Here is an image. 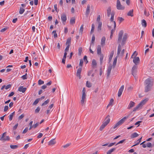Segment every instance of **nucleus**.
Instances as JSON below:
<instances>
[{
  "mask_svg": "<svg viewBox=\"0 0 154 154\" xmlns=\"http://www.w3.org/2000/svg\"><path fill=\"white\" fill-rule=\"evenodd\" d=\"M6 132H4L2 134V135L0 139V140H3V139L4 137V136L5 135H6Z\"/></svg>",
  "mask_w": 154,
  "mask_h": 154,
  "instance_id": "09e8293b",
  "label": "nucleus"
},
{
  "mask_svg": "<svg viewBox=\"0 0 154 154\" xmlns=\"http://www.w3.org/2000/svg\"><path fill=\"white\" fill-rule=\"evenodd\" d=\"M133 12H134V11H133V9L130 10L128 13L127 15L128 16L133 17L134 16Z\"/></svg>",
  "mask_w": 154,
  "mask_h": 154,
  "instance_id": "b1692460",
  "label": "nucleus"
},
{
  "mask_svg": "<svg viewBox=\"0 0 154 154\" xmlns=\"http://www.w3.org/2000/svg\"><path fill=\"white\" fill-rule=\"evenodd\" d=\"M26 88H24L23 86H21L18 88V90L19 91L23 93L26 91Z\"/></svg>",
  "mask_w": 154,
  "mask_h": 154,
  "instance_id": "4468645a",
  "label": "nucleus"
},
{
  "mask_svg": "<svg viewBox=\"0 0 154 154\" xmlns=\"http://www.w3.org/2000/svg\"><path fill=\"white\" fill-rule=\"evenodd\" d=\"M148 100V99L147 98H146L142 100L140 102L134 109L133 111L135 112L140 107H142L143 105L146 103Z\"/></svg>",
  "mask_w": 154,
  "mask_h": 154,
  "instance_id": "20e7f679",
  "label": "nucleus"
},
{
  "mask_svg": "<svg viewBox=\"0 0 154 154\" xmlns=\"http://www.w3.org/2000/svg\"><path fill=\"white\" fill-rule=\"evenodd\" d=\"M10 137L9 136H6L5 137H4L3 140H10Z\"/></svg>",
  "mask_w": 154,
  "mask_h": 154,
  "instance_id": "6e6d98bb",
  "label": "nucleus"
},
{
  "mask_svg": "<svg viewBox=\"0 0 154 154\" xmlns=\"http://www.w3.org/2000/svg\"><path fill=\"white\" fill-rule=\"evenodd\" d=\"M137 55V54L136 53V51H135L133 53L132 55L131 56V57L132 58H134V57H135Z\"/></svg>",
  "mask_w": 154,
  "mask_h": 154,
  "instance_id": "4d7b16f0",
  "label": "nucleus"
},
{
  "mask_svg": "<svg viewBox=\"0 0 154 154\" xmlns=\"http://www.w3.org/2000/svg\"><path fill=\"white\" fill-rule=\"evenodd\" d=\"M11 87V85L10 84H8L6 86H5V89L6 90H7L9 88H10Z\"/></svg>",
  "mask_w": 154,
  "mask_h": 154,
  "instance_id": "052dcab7",
  "label": "nucleus"
},
{
  "mask_svg": "<svg viewBox=\"0 0 154 154\" xmlns=\"http://www.w3.org/2000/svg\"><path fill=\"white\" fill-rule=\"evenodd\" d=\"M142 137H141L140 138L137 140L135 143V144L132 146V147L139 144L140 143V142L141 141V140L142 139Z\"/></svg>",
  "mask_w": 154,
  "mask_h": 154,
  "instance_id": "aec40b11",
  "label": "nucleus"
},
{
  "mask_svg": "<svg viewBox=\"0 0 154 154\" xmlns=\"http://www.w3.org/2000/svg\"><path fill=\"white\" fill-rule=\"evenodd\" d=\"M141 24L142 26L145 27L147 25V23L146 21L145 20L143 19L142 20Z\"/></svg>",
  "mask_w": 154,
  "mask_h": 154,
  "instance_id": "a878e982",
  "label": "nucleus"
},
{
  "mask_svg": "<svg viewBox=\"0 0 154 154\" xmlns=\"http://www.w3.org/2000/svg\"><path fill=\"white\" fill-rule=\"evenodd\" d=\"M75 22V18L72 17L71 18L70 20V23L71 24H74Z\"/></svg>",
  "mask_w": 154,
  "mask_h": 154,
  "instance_id": "4c0bfd02",
  "label": "nucleus"
},
{
  "mask_svg": "<svg viewBox=\"0 0 154 154\" xmlns=\"http://www.w3.org/2000/svg\"><path fill=\"white\" fill-rule=\"evenodd\" d=\"M85 92H86L85 89V88H84L82 90V95H84V96H86Z\"/></svg>",
  "mask_w": 154,
  "mask_h": 154,
  "instance_id": "69168bd1",
  "label": "nucleus"
},
{
  "mask_svg": "<svg viewBox=\"0 0 154 154\" xmlns=\"http://www.w3.org/2000/svg\"><path fill=\"white\" fill-rule=\"evenodd\" d=\"M40 99V98H38L35 100L34 102L32 104L33 105H36L38 103Z\"/></svg>",
  "mask_w": 154,
  "mask_h": 154,
  "instance_id": "f704fd0d",
  "label": "nucleus"
},
{
  "mask_svg": "<svg viewBox=\"0 0 154 154\" xmlns=\"http://www.w3.org/2000/svg\"><path fill=\"white\" fill-rule=\"evenodd\" d=\"M100 15H98L97 19V21L98 22V23L99 22H100Z\"/></svg>",
  "mask_w": 154,
  "mask_h": 154,
  "instance_id": "680f3d73",
  "label": "nucleus"
},
{
  "mask_svg": "<svg viewBox=\"0 0 154 154\" xmlns=\"http://www.w3.org/2000/svg\"><path fill=\"white\" fill-rule=\"evenodd\" d=\"M138 136L139 135L137 133L134 132L131 135L130 137L131 138H133L138 137Z\"/></svg>",
  "mask_w": 154,
  "mask_h": 154,
  "instance_id": "412c9836",
  "label": "nucleus"
},
{
  "mask_svg": "<svg viewBox=\"0 0 154 154\" xmlns=\"http://www.w3.org/2000/svg\"><path fill=\"white\" fill-rule=\"evenodd\" d=\"M83 26H84L82 24L81 26L80 29V30H79L80 32H81L82 33V32L83 31Z\"/></svg>",
  "mask_w": 154,
  "mask_h": 154,
  "instance_id": "5fc2aeb1",
  "label": "nucleus"
},
{
  "mask_svg": "<svg viewBox=\"0 0 154 154\" xmlns=\"http://www.w3.org/2000/svg\"><path fill=\"white\" fill-rule=\"evenodd\" d=\"M83 60L82 59H81L80 61V63L79 64V66H81V67H82H82L83 64Z\"/></svg>",
  "mask_w": 154,
  "mask_h": 154,
  "instance_id": "79ce46f5",
  "label": "nucleus"
},
{
  "mask_svg": "<svg viewBox=\"0 0 154 154\" xmlns=\"http://www.w3.org/2000/svg\"><path fill=\"white\" fill-rule=\"evenodd\" d=\"M86 86L88 88H90L91 86V85L90 82L87 81L86 83Z\"/></svg>",
  "mask_w": 154,
  "mask_h": 154,
  "instance_id": "ea45409f",
  "label": "nucleus"
},
{
  "mask_svg": "<svg viewBox=\"0 0 154 154\" xmlns=\"http://www.w3.org/2000/svg\"><path fill=\"white\" fill-rule=\"evenodd\" d=\"M18 125V123H17L13 127V130H16L17 128Z\"/></svg>",
  "mask_w": 154,
  "mask_h": 154,
  "instance_id": "0e129e2a",
  "label": "nucleus"
},
{
  "mask_svg": "<svg viewBox=\"0 0 154 154\" xmlns=\"http://www.w3.org/2000/svg\"><path fill=\"white\" fill-rule=\"evenodd\" d=\"M87 57L85 55L84 56V57L83 58V60L84 61V62L86 63V64L88 62V61L87 60Z\"/></svg>",
  "mask_w": 154,
  "mask_h": 154,
  "instance_id": "3c124183",
  "label": "nucleus"
},
{
  "mask_svg": "<svg viewBox=\"0 0 154 154\" xmlns=\"http://www.w3.org/2000/svg\"><path fill=\"white\" fill-rule=\"evenodd\" d=\"M24 116V115L23 114H21L18 117L19 120H20V119H22V118H23Z\"/></svg>",
  "mask_w": 154,
  "mask_h": 154,
  "instance_id": "774afa93",
  "label": "nucleus"
},
{
  "mask_svg": "<svg viewBox=\"0 0 154 154\" xmlns=\"http://www.w3.org/2000/svg\"><path fill=\"white\" fill-rule=\"evenodd\" d=\"M123 30H121L119 34L118 35V42H121L123 35Z\"/></svg>",
  "mask_w": 154,
  "mask_h": 154,
  "instance_id": "0eeeda50",
  "label": "nucleus"
},
{
  "mask_svg": "<svg viewBox=\"0 0 154 154\" xmlns=\"http://www.w3.org/2000/svg\"><path fill=\"white\" fill-rule=\"evenodd\" d=\"M106 125L103 123L102 125L100 126L99 129L100 130V131H102Z\"/></svg>",
  "mask_w": 154,
  "mask_h": 154,
  "instance_id": "473e14b6",
  "label": "nucleus"
},
{
  "mask_svg": "<svg viewBox=\"0 0 154 154\" xmlns=\"http://www.w3.org/2000/svg\"><path fill=\"white\" fill-rule=\"evenodd\" d=\"M116 8L119 10H123L125 9V7L121 5L119 0H117Z\"/></svg>",
  "mask_w": 154,
  "mask_h": 154,
  "instance_id": "39448f33",
  "label": "nucleus"
},
{
  "mask_svg": "<svg viewBox=\"0 0 154 154\" xmlns=\"http://www.w3.org/2000/svg\"><path fill=\"white\" fill-rule=\"evenodd\" d=\"M134 59L133 60V62L135 64V65H137L139 63L140 61V58L138 57H134Z\"/></svg>",
  "mask_w": 154,
  "mask_h": 154,
  "instance_id": "f8f14e48",
  "label": "nucleus"
},
{
  "mask_svg": "<svg viewBox=\"0 0 154 154\" xmlns=\"http://www.w3.org/2000/svg\"><path fill=\"white\" fill-rule=\"evenodd\" d=\"M56 30H54L52 32V33H54V38H57V34L56 33Z\"/></svg>",
  "mask_w": 154,
  "mask_h": 154,
  "instance_id": "37998d69",
  "label": "nucleus"
},
{
  "mask_svg": "<svg viewBox=\"0 0 154 154\" xmlns=\"http://www.w3.org/2000/svg\"><path fill=\"white\" fill-rule=\"evenodd\" d=\"M91 27H92L91 29V31L90 32V33L91 34L92 33H93V32L94 30V29L95 26H94V23H93L92 24Z\"/></svg>",
  "mask_w": 154,
  "mask_h": 154,
  "instance_id": "58836bf2",
  "label": "nucleus"
},
{
  "mask_svg": "<svg viewBox=\"0 0 154 154\" xmlns=\"http://www.w3.org/2000/svg\"><path fill=\"white\" fill-rule=\"evenodd\" d=\"M107 15L108 17L110 16V14H111V9L110 7H109L107 9Z\"/></svg>",
  "mask_w": 154,
  "mask_h": 154,
  "instance_id": "5701e85b",
  "label": "nucleus"
},
{
  "mask_svg": "<svg viewBox=\"0 0 154 154\" xmlns=\"http://www.w3.org/2000/svg\"><path fill=\"white\" fill-rule=\"evenodd\" d=\"M128 36V34L127 33H125L124 35L122 42V44L123 45L124 44V42L126 41V40L127 39Z\"/></svg>",
  "mask_w": 154,
  "mask_h": 154,
  "instance_id": "f3484780",
  "label": "nucleus"
},
{
  "mask_svg": "<svg viewBox=\"0 0 154 154\" xmlns=\"http://www.w3.org/2000/svg\"><path fill=\"white\" fill-rule=\"evenodd\" d=\"M61 19L62 23H64V22H66L67 17L66 14L64 13H63L61 15Z\"/></svg>",
  "mask_w": 154,
  "mask_h": 154,
  "instance_id": "423d86ee",
  "label": "nucleus"
},
{
  "mask_svg": "<svg viewBox=\"0 0 154 154\" xmlns=\"http://www.w3.org/2000/svg\"><path fill=\"white\" fill-rule=\"evenodd\" d=\"M102 25V23L101 22H99L97 27V30L99 31L101 29V26Z\"/></svg>",
  "mask_w": 154,
  "mask_h": 154,
  "instance_id": "c85d7f7f",
  "label": "nucleus"
},
{
  "mask_svg": "<svg viewBox=\"0 0 154 154\" xmlns=\"http://www.w3.org/2000/svg\"><path fill=\"white\" fill-rule=\"evenodd\" d=\"M25 11L24 9L22 7H20V8L19 13L20 14H23Z\"/></svg>",
  "mask_w": 154,
  "mask_h": 154,
  "instance_id": "72a5a7b5",
  "label": "nucleus"
},
{
  "mask_svg": "<svg viewBox=\"0 0 154 154\" xmlns=\"http://www.w3.org/2000/svg\"><path fill=\"white\" fill-rule=\"evenodd\" d=\"M56 142L55 140V139H54L51 140L49 141L48 143V145H51L54 144Z\"/></svg>",
  "mask_w": 154,
  "mask_h": 154,
  "instance_id": "bb28decb",
  "label": "nucleus"
},
{
  "mask_svg": "<svg viewBox=\"0 0 154 154\" xmlns=\"http://www.w3.org/2000/svg\"><path fill=\"white\" fill-rule=\"evenodd\" d=\"M85 97L86 96H84V95L82 96V99L81 101V104L82 106H83L84 104L85 100H86Z\"/></svg>",
  "mask_w": 154,
  "mask_h": 154,
  "instance_id": "dca6fc26",
  "label": "nucleus"
},
{
  "mask_svg": "<svg viewBox=\"0 0 154 154\" xmlns=\"http://www.w3.org/2000/svg\"><path fill=\"white\" fill-rule=\"evenodd\" d=\"M82 48H79V55H80L82 52Z\"/></svg>",
  "mask_w": 154,
  "mask_h": 154,
  "instance_id": "c03bdc74",
  "label": "nucleus"
},
{
  "mask_svg": "<svg viewBox=\"0 0 154 154\" xmlns=\"http://www.w3.org/2000/svg\"><path fill=\"white\" fill-rule=\"evenodd\" d=\"M95 40V37L94 36V35H93L92 36V38H91V42L92 43H93L94 42V41Z\"/></svg>",
  "mask_w": 154,
  "mask_h": 154,
  "instance_id": "bf43d9fd",
  "label": "nucleus"
},
{
  "mask_svg": "<svg viewBox=\"0 0 154 154\" xmlns=\"http://www.w3.org/2000/svg\"><path fill=\"white\" fill-rule=\"evenodd\" d=\"M6 132H4L2 134V135L0 139V140H3V139L4 137V136L5 135H6Z\"/></svg>",
  "mask_w": 154,
  "mask_h": 154,
  "instance_id": "8fccbe9b",
  "label": "nucleus"
},
{
  "mask_svg": "<svg viewBox=\"0 0 154 154\" xmlns=\"http://www.w3.org/2000/svg\"><path fill=\"white\" fill-rule=\"evenodd\" d=\"M124 88V85H122L119 88L118 92V96L120 97L122 94Z\"/></svg>",
  "mask_w": 154,
  "mask_h": 154,
  "instance_id": "9d476101",
  "label": "nucleus"
},
{
  "mask_svg": "<svg viewBox=\"0 0 154 154\" xmlns=\"http://www.w3.org/2000/svg\"><path fill=\"white\" fill-rule=\"evenodd\" d=\"M109 115H108L106 117L105 120V121L104 122H103L106 125H108L110 121V119L109 118Z\"/></svg>",
  "mask_w": 154,
  "mask_h": 154,
  "instance_id": "2eb2a0df",
  "label": "nucleus"
},
{
  "mask_svg": "<svg viewBox=\"0 0 154 154\" xmlns=\"http://www.w3.org/2000/svg\"><path fill=\"white\" fill-rule=\"evenodd\" d=\"M135 104V103L134 102L131 101L128 106V109H130L134 106Z\"/></svg>",
  "mask_w": 154,
  "mask_h": 154,
  "instance_id": "a211bd4d",
  "label": "nucleus"
},
{
  "mask_svg": "<svg viewBox=\"0 0 154 154\" xmlns=\"http://www.w3.org/2000/svg\"><path fill=\"white\" fill-rule=\"evenodd\" d=\"M119 23H120L122 22L124 20V19L122 17H119Z\"/></svg>",
  "mask_w": 154,
  "mask_h": 154,
  "instance_id": "338daca9",
  "label": "nucleus"
},
{
  "mask_svg": "<svg viewBox=\"0 0 154 154\" xmlns=\"http://www.w3.org/2000/svg\"><path fill=\"white\" fill-rule=\"evenodd\" d=\"M106 41V38L104 36H103L101 39V45H104Z\"/></svg>",
  "mask_w": 154,
  "mask_h": 154,
  "instance_id": "4be33fe9",
  "label": "nucleus"
},
{
  "mask_svg": "<svg viewBox=\"0 0 154 154\" xmlns=\"http://www.w3.org/2000/svg\"><path fill=\"white\" fill-rule=\"evenodd\" d=\"M70 47V45H67L65 50V52H67L69 51V48Z\"/></svg>",
  "mask_w": 154,
  "mask_h": 154,
  "instance_id": "a18cd8bd",
  "label": "nucleus"
},
{
  "mask_svg": "<svg viewBox=\"0 0 154 154\" xmlns=\"http://www.w3.org/2000/svg\"><path fill=\"white\" fill-rule=\"evenodd\" d=\"M44 83V82L41 79H39L38 81V84L39 85L43 84Z\"/></svg>",
  "mask_w": 154,
  "mask_h": 154,
  "instance_id": "de8ad7c7",
  "label": "nucleus"
},
{
  "mask_svg": "<svg viewBox=\"0 0 154 154\" xmlns=\"http://www.w3.org/2000/svg\"><path fill=\"white\" fill-rule=\"evenodd\" d=\"M144 14L146 16H148L149 14L148 12H147L146 10H145L144 11Z\"/></svg>",
  "mask_w": 154,
  "mask_h": 154,
  "instance_id": "13d9d810",
  "label": "nucleus"
},
{
  "mask_svg": "<svg viewBox=\"0 0 154 154\" xmlns=\"http://www.w3.org/2000/svg\"><path fill=\"white\" fill-rule=\"evenodd\" d=\"M113 102H114L113 99L112 98L111 99L109 104H108V105L107 106V107H109L111 106H112Z\"/></svg>",
  "mask_w": 154,
  "mask_h": 154,
  "instance_id": "cd10ccee",
  "label": "nucleus"
},
{
  "mask_svg": "<svg viewBox=\"0 0 154 154\" xmlns=\"http://www.w3.org/2000/svg\"><path fill=\"white\" fill-rule=\"evenodd\" d=\"M115 13L114 12L112 11L111 13V17L110 18V21L111 22H113L114 24V28H116V22L115 21H113Z\"/></svg>",
  "mask_w": 154,
  "mask_h": 154,
  "instance_id": "6e6552de",
  "label": "nucleus"
},
{
  "mask_svg": "<svg viewBox=\"0 0 154 154\" xmlns=\"http://www.w3.org/2000/svg\"><path fill=\"white\" fill-rule=\"evenodd\" d=\"M129 116V115H128L127 116L124 117L116 123V124L113 126V128L115 129L118 126L122 125L125 121V120L128 118Z\"/></svg>",
  "mask_w": 154,
  "mask_h": 154,
  "instance_id": "7ed1b4c3",
  "label": "nucleus"
},
{
  "mask_svg": "<svg viewBox=\"0 0 154 154\" xmlns=\"http://www.w3.org/2000/svg\"><path fill=\"white\" fill-rule=\"evenodd\" d=\"M116 149V148H114L109 150L107 152L106 154H111L112 152L113 151H114Z\"/></svg>",
  "mask_w": 154,
  "mask_h": 154,
  "instance_id": "393cba45",
  "label": "nucleus"
},
{
  "mask_svg": "<svg viewBox=\"0 0 154 154\" xmlns=\"http://www.w3.org/2000/svg\"><path fill=\"white\" fill-rule=\"evenodd\" d=\"M121 45L120 44H119L117 50V56L115 57L114 59L113 62L112 64V66L113 68L115 67V66L116 65L117 60L118 58V56H119L120 54V52L121 51Z\"/></svg>",
  "mask_w": 154,
  "mask_h": 154,
  "instance_id": "f03ea898",
  "label": "nucleus"
},
{
  "mask_svg": "<svg viewBox=\"0 0 154 154\" xmlns=\"http://www.w3.org/2000/svg\"><path fill=\"white\" fill-rule=\"evenodd\" d=\"M27 75V73H26L25 75H23L21 77L22 78L23 80H25V79H27V78L26 77Z\"/></svg>",
  "mask_w": 154,
  "mask_h": 154,
  "instance_id": "864d4df0",
  "label": "nucleus"
},
{
  "mask_svg": "<svg viewBox=\"0 0 154 154\" xmlns=\"http://www.w3.org/2000/svg\"><path fill=\"white\" fill-rule=\"evenodd\" d=\"M82 71V67L78 68L77 70L76 73L81 74Z\"/></svg>",
  "mask_w": 154,
  "mask_h": 154,
  "instance_id": "a19ab883",
  "label": "nucleus"
},
{
  "mask_svg": "<svg viewBox=\"0 0 154 154\" xmlns=\"http://www.w3.org/2000/svg\"><path fill=\"white\" fill-rule=\"evenodd\" d=\"M10 147L12 149H15L17 148L18 147V146L17 145H10Z\"/></svg>",
  "mask_w": 154,
  "mask_h": 154,
  "instance_id": "c9c22d12",
  "label": "nucleus"
},
{
  "mask_svg": "<svg viewBox=\"0 0 154 154\" xmlns=\"http://www.w3.org/2000/svg\"><path fill=\"white\" fill-rule=\"evenodd\" d=\"M92 66L94 67L95 66H97V63L96 62V61L94 59H93L92 61Z\"/></svg>",
  "mask_w": 154,
  "mask_h": 154,
  "instance_id": "7c9ffc66",
  "label": "nucleus"
},
{
  "mask_svg": "<svg viewBox=\"0 0 154 154\" xmlns=\"http://www.w3.org/2000/svg\"><path fill=\"white\" fill-rule=\"evenodd\" d=\"M71 143H68L64 145L63 146V147L64 148H66L68 147H69L71 145Z\"/></svg>",
  "mask_w": 154,
  "mask_h": 154,
  "instance_id": "603ef678",
  "label": "nucleus"
},
{
  "mask_svg": "<svg viewBox=\"0 0 154 154\" xmlns=\"http://www.w3.org/2000/svg\"><path fill=\"white\" fill-rule=\"evenodd\" d=\"M90 12V6L89 5H88L87 6V7L85 12V15L86 17L88 16Z\"/></svg>",
  "mask_w": 154,
  "mask_h": 154,
  "instance_id": "ddd939ff",
  "label": "nucleus"
},
{
  "mask_svg": "<svg viewBox=\"0 0 154 154\" xmlns=\"http://www.w3.org/2000/svg\"><path fill=\"white\" fill-rule=\"evenodd\" d=\"M137 68V66L136 65H134L133 66L131 69V73L132 75L134 76V75L135 74V73L136 72V69Z\"/></svg>",
  "mask_w": 154,
  "mask_h": 154,
  "instance_id": "1a4fd4ad",
  "label": "nucleus"
},
{
  "mask_svg": "<svg viewBox=\"0 0 154 154\" xmlns=\"http://www.w3.org/2000/svg\"><path fill=\"white\" fill-rule=\"evenodd\" d=\"M112 68V66L111 64H110V65H109L107 70V77H109V75L110 74Z\"/></svg>",
  "mask_w": 154,
  "mask_h": 154,
  "instance_id": "9b49d317",
  "label": "nucleus"
},
{
  "mask_svg": "<svg viewBox=\"0 0 154 154\" xmlns=\"http://www.w3.org/2000/svg\"><path fill=\"white\" fill-rule=\"evenodd\" d=\"M97 50V54L98 55H100L101 54V49L100 45H98Z\"/></svg>",
  "mask_w": 154,
  "mask_h": 154,
  "instance_id": "6ab92c4d",
  "label": "nucleus"
},
{
  "mask_svg": "<svg viewBox=\"0 0 154 154\" xmlns=\"http://www.w3.org/2000/svg\"><path fill=\"white\" fill-rule=\"evenodd\" d=\"M145 83L146 85L145 88V91L147 92L150 90L151 88L153 85V81L152 79L148 78L146 80Z\"/></svg>",
  "mask_w": 154,
  "mask_h": 154,
  "instance_id": "f257e3e1",
  "label": "nucleus"
},
{
  "mask_svg": "<svg viewBox=\"0 0 154 154\" xmlns=\"http://www.w3.org/2000/svg\"><path fill=\"white\" fill-rule=\"evenodd\" d=\"M40 110V108L39 107H38L35 110V112L36 113H38Z\"/></svg>",
  "mask_w": 154,
  "mask_h": 154,
  "instance_id": "49530a36",
  "label": "nucleus"
},
{
  "mask_svg": "<svg viewBox=\"0 0 154 154\" xmlns=\"http://www.w3.org/2000/svg\"><path fill=\"white\" fill-rule=\"evenodd\" d=\"M104 56L103 54H100V64L101 65L103 63V59Z\"/></svg>",
  "mask_w": 154,
  "mask_h": 154,
  "instance_id": "c756f323",
  "label": "nucleus"
},
{
  "mask_svg": "<svg viewBox=\"0 0 154 154\" xmlns=\"http://www.w3.org/2000/svg\"><path fill=\"white\" fill-rule=\"evenodd\" d=\"M50 101V100L49 99H47L45 101L44 103H43L42 104V106H44V105H46V104H47L48 103H49V102Z\"/></svg>",
  "mask_w": 154,
  "mask_h": 154,
  "instance_id": "e433bc0d",
  "label": "nucleus"
},
{
  "mask_svg": "<svg viewBox=\"0 0 154 154\" xmlns=\"http://www.w3.org/2000/svg\"><path fill=\"white\" fill-rule=\"evenodd\" d=\"M146 146L147 147L150 148L152 147V144L149 142H148L147 143Z\"/></svg>",
  "mask_w": 154,
  "mask_h": 154,
  "instance_id": "e2e57ef3",
  "label": "nucleus"
},
{
  "mask_svg": "<svg viewBox=\"0 0 154 154\" xmlns=\"http://www.w3.org/2000/svg\"><path fill=\"white\" fill-rule=\"evenodd\" d=\"M71 42V38H68L66 40V45H70V44Z\"/></svg>",
  "mask_w": 154,
  "mask_h": 154,
  "instance_id": "2f4dec72",
  "label": "nucleus"
}]
</instances>
